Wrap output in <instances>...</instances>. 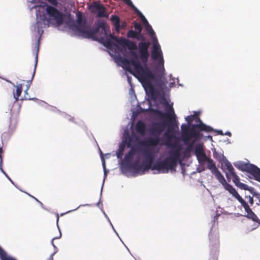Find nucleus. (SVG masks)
Segmentation results:
<instances>
[{"label": "nucleus", "instance_id": "1", "mask_svg": "<svg viewBox=\"0 0 260 260\" xmlns=\"http://www.w3.org/2000/svg\"><path fill=\"white\" fill-rule=\"evenodd\" d=\"M150 45V43L149 41L141 42L138 45L140 58L144 67L141 64L138 59H128L121 57L120 55L119 58L125 71L139 78L144 84L146 91L150 94L151 99L155 100L157 98V92L151 83L152 80L154 79V75L147 65L149 56L148 48Z\"/></svg>", "mask_w": 260, "mask_h": 260}, {"label": "nucleus", "instance_id": "2", "mask_svg": "<svg viewBox=\"0 0 260 260\" xmlns=\"http://www.w3.org/2000/svg\"><path fill=\"white\" fill-rule=\"evenodd\" d=\"M170 148L168 155L163 160H157L152 166V170H157L162 173H168L169 171H175L178 163L181 164L182 146L178 142H174L172 144H167Z\"/></svg>", "mask_w": 260, "mask_h": 260}, {"label": "nucleus", "instance_id": "3", "mask_svg": "<svg viewBox=\"0 0 260 260\" xmlns=\"http://www.w3.org/2000/svg\"><path fill=\"white\" fill-rule=\"evenodd\" d=\"M76 24H74L72 26V29L79 32L82 37L85 38L99 41L96 35L101 29L103 31L104 35L103 37H106L110 31L109 28L104 22L99 23L95 28H92L91 25L87 24L85 17H83L82 12L80 11L76 12ZM101 39L100 38L99 41L101 42Z\"/></svg>", "mask_w": 260, "mask_h": 260}, {"label": "nucleus", "instance_id": "4", "mask_svg": "<svg viewBox=\"0 0 260 260\" xmlns=\"http://www.w3.org/2000/svg\"><path fill=\"white\" fill-rule=\"evenodd\" d=\"M110 39H108L107 37H102L101 38V42L103 45L107 48L111 49L112 46H115L117 49L120 51H122V48L120 47L116 44H114L112 41H115L116 43L120 45L122 47L125 48L127 47V48L132 51L131 53L133 57L131 58H134L138 59V56L137 53L134 51L137 49V46L135 42L126 39L123 37L117 38L116 36H114L110 34L109 35Z\"/></svg>", "mask_w": 260, "mask_h": 260}, {"label": "nucleus", "instance_id": "5", "mask_svg": "<svg viewBox=\"0 0 260 260\" xmlns=\"http://www.w3.org/2000/svg\"><path fill=\"white\" fill-rule=\"evenodd\" d=\"M166 127V123L165 122H156L152 124L149 131L150 134L154 137L148 138L141 144L146 146L155 147L158 145L161 140L159 136L165 131Z\"/></svg>", "mask_w": 260, "mask_h": 260}, {"label": "nucleus", "instance_id": "6", "mask_svg": "<svg viewBox=\"0 0 260 260\" xmlns=\"http://www.w3.org/2000/svg\"><path fill=\"white\" fill-rule=\"evenodd\" d=\"M45 11L48 15L47 21L49 24L58 26L63 23V14L56 8L47 5Z\"/></svg>", "mask_w": 260, "mask_h": 260}, {"label": "nucleus", "instance_id": "7", "mask_svg": "<svg viewBox=\"0 0 260 260\" xmlns=\"http://www.w3.org/2000/svg\"><path fill=\"white\" fill-rule=\"evenodd\" d=\"M213 131V129L204 123H198L192 124L189 128L187 134V138H186L184 143L187 144L191 139L195 138L196 140L200 139L203 135L200 133V131L210 132Z\"/></svg>", "mask_w": 260, "mask_h": 260}, {"label": "nucleus", "instance_id": "8", "mask_svg": "<svg viewBox=\"0 0 260 260\" xmlns=\"http://www.w3.org/2000/svg\"><path fill=\"white\" fill-rule=\"evenodd\" d=\"M224 165L228 171V173H225L226 177L228 178L229 175H230L232 177L233 182L235 183L236 186L240 189L245 190H251V188L249 187L247 185L240 182V178L235 172L234 168H233L231 163L226 159H225V161H224Z\"/></svg>", "mask_w": 260, "mask_h": 260}, {"label": "nucleus", "instance_id": "9", "mask_svg": "<svg viewBox=\"0 0 260 260\" xmlns=\"http://www.w3.org/2000/svg\"><path fill=\"white\" fill-rule=\"evenodd\" d=\"M239 170L246 172L251 174L253 178L260 182V169L256 166L251 164H241L240 165L234 164Z\"/></svg>", "mask_w": 260, "mask_h": 260}, {"label": "nucleus", "instance_id": "10", "mask_svg": "<svg viewBox=\"0 0 260 260\" xmlns=\"http://www.w3.org/2000/svg\"><path fill=\"white\" fill-rule=\"evenodd\" d=\"M144 160L142 162L143 165V172L149 169L152 170V164L154 161L155 155L151 149H147L144 150Z\"/></svg>", "mask_w": 260, "mask_h": 260}, {"label": "nucleus", "instance_id": "11", "mask_svg": "<svg viewBox=\"0 0 260 260\" xmlns=\"http://www.w3.org/2000/svg\"><path fill=\"white\" fill-rule=\"evenodd\" d=\"M91 12L96 13L98 17H107L106 8L103 5L97 2H93L90 6Z\"/></svg>", "mask_w": 260, "mask_h": 260}, {"label": "nucleus", "instance_id": "12", "mask_svg": "<svg viewBox=\"0 0 260 260\" xmlns=\"http://www.w3.org/2000/svg\"><path fill=\"white\" fill-rule=\"evenodd\" d=\"M242 207L244 208L245 212L247 213L246 216L247 218L251 219L252 221L260 223V220L258 219L256 214L251 210L248 204L244 200L241 203Z\"/></svg>", "mask_w": 260, "mask_h": 260}, {"label": "nucleus", "instance_id": "13", "mask_svg": "<svg viewBox=\"0 0 260 260\" xmlns=\"http://www.w3.org/2000/svg\"><path fill=\"white\" fill-rule=\"evenodd\" d=\"M242 207L244 208L245 212L247 213L246 216L247 218L251 219L252 221L260 223V220L258 219L256 214L251 210L248 204L244 200L241 203Z\"/></svg>", "mask_w": 260, "mask_h": 260}, {"label": "nucleus", "instance_id": "14", "mask_svg": "<svg viewBox=\"0 0 260 260\" xmlns=\"http://www.w3.org/2000/svg\"><path fill=\"white\" fill-rule=\"evenodd\" d=\"M224 188L232 194L240 203L244 200L239 194L233 186L226 183L224 186Z\"/></svg>", "mask_w": 260, "mask_h": 260}, {"label": "nucleus", "instance_id": "15", "mask_svg": "<svg viewBox=\"0 0 260 260\" xmlns=\"http://www.w3.org/2000/svg\"><path fill=\"white\" fill-rule=\"evenodd\" d=\"M162 56V53L158 44H154L153 45L151 52V58L153 60H157L159 57Z\"/></svg>", "mask_w": 260, "mask_h": 260}, {"label": "nucleus", "instance_id": "16", "mask_svg": "<svg viewBox=\"0 0 260 260\" xmlns=\"http://www.w3.org/2000/svg\"><path fill=\"white\" fill-rule=\"evenodd\" d=\"M135 155L133 154L132 151H129L124 156V159L122 162V165L123 167H128L132 162Z\"/></svg>", "mask_w": 260, "mask_h": 260}, {"label": "nucleus", "instance_id": "17", "mask_svg": "<svg viewBox=\"0 0 260 260\" xmlns=\"http://www.w3.org/2000/svg\"><path fill=\"white\" fill-rule=\"evenodd\" d=\"M126 167L133 169L135 172L139 173L141 171H143L144 167L142 163L141 164H139V160H137L133 163L131 162L130 165Z\"/></svg>", "mask_w": 260, "mask_h": 260}, {"label": "nucleus", "instance_id": "18", "mask_svg": "<svg viewBox=\"0 0 260 260\" xmlns=\"http://www.w3.org/2000/svg\"><path fill=\"white\" fill-rule=\"evenodd\" d=\"M146 128V124L141 120H138L136 125L137 132L141 135H144Z\"/></svg>", "mask_w": 260, "mask_h": 260}, {"label": "nucleus", "instance_id": "19", "mask_svg": "<svg viewBox=\"0 0 260 260\" xmlns=\"http://www.w3.org/2000/svg\"><path fill=\"white\" fill-rule=\"evenodd\" d=\"M171 113H162L159 111V115L160 117H166L169 119L171 123L173 122V120H175V115L172 107H171Z\"/></svg>", "mask_w": 260, "mask_h": 260}, {"label": "nucleus", "instance_id": "20", "mask_svg": "<svg viewBox=\"0 0 260 260\" xmlns=\"http://www.w3.org/2000/svg\"><path fill=\"white\" fill-rule=\"evenodd\" d=\"M181 137L183 141L184 142L186 138H187V134L189 131V127L185 124H183L181 126Z\"/></svg>", "mask_w": 260, "mask_h": 260}, {"label": "nucleus", "instance_id": "21", "mask_svg": "<svg viewBox=\"0 0 260 260\" xmlns=\"http://www.w3.org/2000/svg\"><path fill=\"white\" fill-rule=\"evenodd\" d=\"M213 174L214 175L216 178L223 186H224L227 183L224 176L218 170L215 172H213Z\"/></svg>", "mask_w": 260, "mask_h": 260}, {"label": "nucleus", "instance_id": "22", "mask_svg": "<svg viewBox=\"0 0 260 260\" xmlns=\"http://www.w3.org/2000/svg\"><path fill=\"white\" fill-rule=\"evenodd\" d=\"M206 161L207 162V168L211 171L212 174L213 172L218 170V169L216 168L215 164L213 159L209 157L208 159Z\"/></svg>", "mask_w": 260, "mask_h": 260}, {"label": "nucleus", "instance_id": "23", "mask_svg": "<svg viewBox=\"0 0 260 260\" xmlns=\"http://www.w3.org/2000/svg\"><path fill=\"white\" fill-rule=\"evenodd\" d=\"M111 20L113 22L116 30L119 31L120 28L119 17L117 15H112L111 17Z\"/></svg>", "mask_w": 260, "mask_h": 260}, {"label": "nucleus", "instance_id": "24", "mask_svg": "<svg viewBox=\"0 0 260 260\" xmlns=\"http://www.w3.org/2000/svg\"><path fill=\"white\" fill-rule=\"evenodd\" d=\"M16 92L14 93V97L16 101H17L22 92V85L21 84H18L16 85Z\"/></svg>", "mask_w": 260, "mask_h": 260}, {"label": "nucleus", "instance_id": "25", "mask_svg": "<svg viewBox=\"0 0 260 260\" xmlns=\"http://www.w3.org/2000/svg\"><path fill=\"white\" fill-rule=\"evenodd\" d=\"M194 153L196 156L198 155H202L203 153H205L203 147L201 144H198L196 146L194 149Z\"/></svg>", "mask_w": 260, "mask_h": 260}, {"label": "nucleus", "instance_id": "26", "mask_svg": "<svg viewBox=\"0 0 260 260\" xmlns=\"http://www.w3.org/2000/svg\"><path fill=\"white\" fill-rule=\"evenodd\" d=\"M39 46H40V42H39V40H38L36 43V49H37L36 54V61H35V68H34V70L32 76L31 80L33 79V78L34 77L37 65L38 55V52H39Z\"/></svg>", "mask_w": 260, "mask_h": 260}, {"label": "nucleus", "instance_id": "27", "mask_svg": "<svg viewBox=\"0 0 260 260\" xmlns=\"http://www.w3.org/2000/svg\"><path fill=\"white\" fill-rule=\"evenodd\" d=\"M124 150V146L120 145L119 147L118 150L116 152V156L118 158L121 159L123 155V151Z\"/></svg>", "mask_w": 260, "mask_h": 260}, {"label": "nucleus", "instance_id": "28", "mask_svg": "<svg viewBox=\"0 0 260 260\" xmlns=\"http://www.w3.org/2000/svg\"><path fill=\"white\" fill-rule=\"evenodd\" d=\"M138 32L134 30H129L127 32V37L128 38L136 39L137 38Z\"/></svg>", "mask_w": 260, "mask_h": 260}, {"label": "nucleus", "instance_id": "29", "mask_svg": "<svg viewBox=\"0 0 260 260\" xmlns=\"http://www.w3.org/2000/svg\"><path fill=\"white\" fill-rule=\"evenodd\" d=\"M145 27H146V30L148 32V34H149L150 37L152 38L153 37H155V32L153 30V29H152L151 26L150 24H148V25H147V26H146Z\"/></svg>", "mask_w": 260, "mask_h": 260}, {"label": "nucleus", "instance_id": "30", "mask_svg": "<svg viewBox=\"0 0 260 260\" xmlns=\"http://www.w3.org/2000/svg\"><path fill=\"white\" fill-rule=\"evenodd\" d=\"M197 157L199 162H205L209 158L206 156L205 153H203L202 155L197 156Z\"/></svg>", "mask_w": 260, "mask_h": 260}, {"label": "nucleus", "instance_id": "31", "mask_svg": "<svg viewBox=\"0 0 260 260\" xmlns=\"http://www.w3.org/2000/svg\"><path fill=\"white\" fill-rule=\"evenodd\" d=\"M164 136L167 138V142L166 143V145L168 146V145L167 144V143H168L169 145L172 144V143H170V141L171 139L172 138V136L171 135L168 133V132H165L164 133Z\"/></svg>", "mask_w": 260, "mask_h": 260}, {"label": "nucleus", "instance_id": "32", "mask_svg": "<svg viewBox=\"0 0 260 260\" xmlns=\"http://www.w3.org/2000/svg\"><path fill=\"white\" fill-rule=\"evenodd\" d=\"M133 23H134V26L135 28L136 29L138 30V32H141L142 30V27L140 23H139L136 21H134L133 22Z\"/></svg>", "mask_w": 260, "mask_h": 260}, {"label": "nucleus", "instance_id": "33", "mask_svg": "<svg viewBox=\"0 0 260 260\" xmlns=\"http://www.w3.org/2000/svg\"><path fill=\"white\" fill-rule=\"evenodd\" d=\"M158 67H160L161 68H162L164 70V60L163 59V56H161L159 57L158 59Z\"/></svg>", "mask_w": 260, "mask_h": 260}, {"label": "nucleus", "instance_id": "34", "mask_svg": "<svg viewBox=\"0 0 260 260\" xmlns=\"http://www.w3.org/2000/svg\"><path fill=\"white\" fill-rule=\"evenodd\" d=\"M1 260H15L14 258L9 257L7 255L6 253H5L2 256L0 257Z\"/></svg>", "mask_w": 260, "mask_h": 260}, {"label": "nucleus", "instance_id": "35", "mask_svg": "<svg viewBox=\"0 0 260 260\" xmlns=\"http://www.w3.org/2000/svg\"><path fill=\"white\" fill-rule=\"evenodd\" d=\"M185 120L187 121L188 124H190V123L194 120V115H190L185 117Z\"/></svg>", "mask_w": 260, "mask_h": 260}, {"label": "nucleus", "instance_id": "36", "mask_svg": "<svg viewBox=\"0 0 260 260\" xmlns=\"http://www.w3.org/2000/svg\"><path fill=\"white\" fill-rule=\"evenodd\" d=\"M136 39L144 41L145 40V38L143 35L141 34V32H138Z\"/></svg>", "mask_w": 260, "mask_h": 260}, {"label": "nucleus", "instance_id": "37", "mask_svg": "<svg viewBox=\"0 0 260 260\" xmlns=\"http://www.w3.org/2000/svg\"><path fill=\"white\" fill-rule=\"evenodd\" d=\"M132 9L135 11L139 17L142 16L143 14L135 6V5L132 8Z\"/></svg>", "mask_w": 260, "mask_h": 260}, {"label": "nucleus", "instance_id": "38", "mask_svg": "<svg viewBox=\"0 0 260 260\" xmlns=\"http://www.w3.org/2000/svg\"><path fill=\"white\" fill-rule=\"evenodd\" d=\"M132 9L135 11L139 17L142 16L143 14L135 6V5L132 8Z\"/></svg>", "mask_w": 260, "mask_h": 260}, {"label": "nucleus", "instance_id": "39", "mask_svg": "<svg viewBox=\"0 0 260 260\" xmlns=\"http://www.w3.org/2000/svg\"><path fill=\"white\" fill-rule=\"evenodd\" d=\"M132 9L135 11L139 17L142 16L143 14L135 6V5L132 8Z\"/></svg>", "mask_w": 260, "mask_h": 260}, {"label": "nucleus", "instance_id": "40", "mask_svg": "<svg viewBox=\"0 0 260 260\" xmlns=\"http://www.w3.org/2000/svg\"><path fill=\"white\" fill-rule=\"evenodd\" d=\"M140 18L143 21V23L145 25V26H147V25L149 24L148 21L147 20V19H146V18L145 17V16L143 15H142V16H140Z\"/></svg>", "mask_w": 260, "mask_h": 260}, {"label": "nucleus", "instance_id": "41", "mask_svg": "<svg viewBox=\"0 0 260 260\" xmlns=\"http://www.w3.org/2000/svg\"><path fill=\"white\" fill-rule=\"evenodd\" d=\"M140 18L143 21V23L145 25V26H147V25L149 24L148 21L147 20V19H146V18L145 17V16L143 15H142V16H140Z\"/></svg>", "mask_w": 260, "mask_h": 260}, {"label": "nucleus", "instance_id": "42", "mask_svg": "<svg viewBox=\"0 0 260 260\" xmlns=\"http://www.w3.org/2000/svg\"><path fill=\"white\" fill-rule=\"evenodd\" d=\"M140 18L143 21V23L145 25V26H147V25L149 24L148 21L147 20V19H146V18L145 17V16L143 15H142V16H140Z\"/></svg>", "mask_w": 260, "mask_h": 260}, {"label": "nucleus", "instance_id": "43", "mask_svg": "<svg viewBox=\"0 0 260 260\" xmlns=\"http://www.w3.org/2000/svg\"><path fill=\"white\" fill-rule=\"evenodd\" d=\"M140 18L143 21V23L145 25V26H147V25L149 24L148 21L147 20V19H146V18L145 17V16L143 15H142V16H140Z\"/></svg>", "mask_w": 260, "mask_h": 260}, {"label": "nucleus", "instance_id": "44", "mask_svg": "<svg viewBox=\"0 0 260 260\" xmlns=\"http://www.w3.org/2000/svg\"><path fill=\"white\" fill-rule=\"evenodd\" d=\"M140 18L143 21V23L145 25V26H147V25L149 24L148 21L147 20V19H146V18L145 17V16L143 15H142V16H140Z\"/></svg>", "mask_w": 260, "mask_h": 260}, {"label": "nucleus", "instance_id": "45", "mask_svg": "<svg viewBox=\"0 0 260 260\" xmlns=\"http://www.w3.org/2000/svg\"><path fill=\"white\" fill-rule=\"evenodd\" d=\"M127 5L129 6L131 8L134 6L131 0H122Z\"/></svg>", "mask_w": 260, "mask_h": 260}, {"label": "nucleus", "instance_id": "46", "mask_svg": "<svg viewBox=\"0 0 260 260\" xmlns=\"http://www.w3.org/2000/svg\"><path fill=\"white\" fill-rule=\"evenodd\" d=\"M245 198L248 199V201L249 202V203H250V204L251 205H252L253 204L254 201H253V199L252 197H251L250 196H246Z\"/></svg>", "mask_w": 260, "mask_h": 260}, {"label": "nucleus", "instance_id": "47", "mask_svg": "<svg viewBox=\"0 0 260 260\" xmlns=\"http://www.w3.org/2000/svg\"><path fill=\"white\" fill-rule=\"evenodd\" d=\"M194 115V120L196 122H198L199 123H203V122L201 120L199 116L198 115Z\"/></svg>", "mask_w": 260, "mask_h": 260}, {"label": "nucleus", "instance_id": "48", "mask_svg": "<svg viewBox=\"0 0 260 260\" xmlns=\"http://www.w3.org/2000/svg\"><path fill=\"white\" fill-rule=\"evenodd\" d=\"M129 151H132L133 154L134 155H135L136 152H137V149L135 147H132Z\"/></svg>", "mask_w": 260, "mask_h": 260}, {"label": "nucleus", "instance_id": "49", "mask_svg": "<svg viewBox=\"0 0 260 260\" xmlns=\"http://www.w3.org/2000/svg\"><path fill=\"white\" fill-rule=\"evenodd\" d=\"M27 194H28V195L29 196L31 197L32 198L34 199L36 201H37L38 202H39V203L40 204V205H41L42 206L43 205L42 203V202H41L40 201H39L37 198H36L35 197H34V196H31V195H30V194H29V193H27Z\"/></svg>", "mask_w": 260, "mask_h": 260}, {"label": "nucleus", "instance_id": "50", "mask_svg": "<svg viewBox=\"0 0 260 260\" xmlns=\"http://www.w3.org/2000/svg\"><path fill=\"white\" fill-rule=\"evenodd\" d=\"M131 141H132V138H129L128 142L127 143V145H126L127 147L129 148L131 147Z\"/></svg>", "mask_w": 260, "mask_h": 260}, {"label": "nucleus", "instance_id": "51", "mask_svg": "<svg viewBox=\"0 0 260 260\" xmlns=\"http://www.w3.org/2000/svg\"><path fill=\"white\" fill-rule=\"evenodd\" d=\"M5 252L2 249L1 247H0V257L3 255Z\"/></svg>", "mask_w": 260, "mask_h": 260}, {"label": "nucleus", "instance_id": "52", "mask_svg": "<svg viewBox=\"0 0 260 260\" xmlns=\"http://www.w3.org/2000/svg\"><path fill=\"white\" fill-rule=\"evenodd\" d=\"M216 132H217V133L218 135H222V136L224 135V134L221 130H218V131H216Z\"/></svg>", "mask_w": 260, "mask_h": 260}, {"label": "nucleus", "instance_id": "53", "mask_svg": "<svg viewBox=\"0 0 260 260\" xmlns=\"http://www.w3.org/2000/svg\"><path fill=\"white\" fill-rule=\"evenodd\" d=\"M126 26V23L124 22L122 23L121 25H120V28H123Z\"/></svg>", "mask_w": 260, "mask_h": 260}, {"label": "nucleus", "instance_id": "54", "mask_svg": "<svg viewBox=\"0 0 260 260\" xmlns=\"http://www.w3.org/2000/svg\"><path fill=\"white\" fill-rule=\"evenodd\" d=\"M54 253L52 254L49 257L48 260H53Z\"/></svg>", "mask_w": 260, "mask_h": 260}, {"label": "nucleus", "instance_id": "55", "mask_svg": "<svg viewBox=\"0 0 260 260\" xmlns=\"http://www.w3.org/2000/svg\"><path fill=\"white\" fill-rule=\"evenodd\" d=\"M0 169L1 170L2 172H3L4 174H5L4 171L3 170V169L2 168V163L0 164Z\"/></svg>", "mask_w": 260, "mask_h": 260}, {"label": "nucleus", "instance_id": "56", "mask_svg": "<svg viewBox=\"0 0 260 260\" xmlns=\"http://www.w3.org/2000/svg\"><path fill=\"white\" fill-rule=\"evenodd\" d=\"M225 135H228V136H231V133L230 132H227Z\"/></svg>", "mask_w": 260, "mask_h": 260}, {"label": "nucleus", "instance_id": "57", "mask_svg": "<svg viewBox=\"0 0 260 260\" xmlns=\"http://www.w3.org/2000/svg\"><path fill=\"white\" fill-rule=\"evenodd\" d=\"M104 175H105V177L107 176V171H106V170L105 168V170H104Z\"/></svg>", "mask_w": 260, "mask_h": 260}, {"label": "nucleus", "instance_id": "58", "mask_svg": "<svg viewBox=\"0 0 260 260\" xmlns=\"http://www.w3.org/2000/svg\"><path fill=\"white\" fill-rule=\"evenodd\" d=\"M58 220H59V215L57 214V224L58 223Z\"/></svg>", "mask_w": 260, "mask_h": 260}, {"label": "nucleus", "instance_id": "59", "mask_svg": "<svg viewBox=\"0 0 260 260\" xmlns=\"http://www.w3.org/2000/svg\"><path fill=\"white\" fill-rule=\"evenodd\" d=\"M194 143V141H193V142L190 144V147H191L193 145V143Z\"/></svg>", "mask_w": 260, "mask_h": 260}, {"label": "nucleus", "instance_id": "60", "mask_svg": "<svg viewBox=\"0 0 260 260\" xmlns=\"http://www.w3.org/2000/svg\"><path fill=\"white\" fill-rule=\"evenodd\" d=\"M2 152H3V149H2V148H0V154H1V153H2Z\"/></svg>", "mask_w": 260, "mask_h": 260}]
</instances>
